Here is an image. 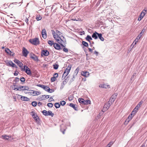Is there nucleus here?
Masks as SVG:
<instances>
[{
  "label": "nucleus",
  "mask_w": 147,
  "mask_h": 147,
  "mask_svg": "<svg viewBox=\"0 0 147 147\" xmlns=\"http://www.w3.org/2000/svg\"><path fill=\"white\" fill-rule=\"evenodd\" d=\"M79 69H80V68L78 67L75 70L74 72V73L73 76V78H74L75 77V76H76L78 72L79 71Z\"/></svg>",
  "instance_id": "obj_20"
},
{
  "label": "nucleus",
  "mask_w": 147,
  "mask_h": 147,
  "mask_svg": "<svg viewBox=\"0 0 147 147\" xmlns=\"http://www.w3.org/2000/svg\"><path fill=\"white\" fill-rule=\"evenodd\" d=\"M67 82V79L66 78L65 79V80L62 83L60 87V89H63L64 86L65 84Z\"/></svg>",
  "instance_id": "obj_23"
},
{
  "label": "nucleus",
  "mask_w": 147,
  "mask_h": 147,
  "mask_svg": "<svg viewBox=\"0 0 147 147\" xmlns=\"http://www.w3.org/2000/svg\"><path fill=\"white\" fill-rule=\"evenodd\" d=\"M48 44L50 45V46H52L53 45L54 43L53 41L52 40H49L48 41Z\"/></svg>",
  "instance_id": "obj_40"
},
{
  "label": "nucleus",
  "mask_w": 147,
  "mask_h": 147,
  "mask_svg": "<svg viewBox=\"0 0 147 147\" xmlns=\"http://www.w3.org/2000/svg\"><path fill=\"white\" fill-rule=\"evenodd\" d=\"M47 92L49 93H52L54 92V90L52 89H50L49 87V88L47 90Z\"/></svg>",
  "instance_id": "obj_42"
},
{
  "label": "nucleus",
  "mask_w": 147,
  "mask_h": 147,
  "mask_svg": "<svg viewBox=\"0 0 147 147\" xmlns=\"http://www.w3.org/2000/svg\"><path fill=\"white\" fill-rule=\"evenodd\" d=\"M30 58L34 60L38 61H39L38 57L34 54H33L30 56Z\"/></svg>",
  "instance_id": "obj_15"
},
{
  "label": "nucleus",
  "mask_w": 147,
  "mask_h": 147,
  "mask_svg": "<svg viewBox=\"0 0 147 147\" xmlns=\"http://www.w3.org/2000/svg\"><path fill=\"white\" fill-rule=\"evenodd\" d=\"M47 106L49 107H52L53 106V105L51 103H49L47 104Z\"/></svg>",
  "instance_id": "obj_47"
},
{
  "label": "nucleus",
  "mask_w": 147,
  "mask_h": 147,
  "mask_svg": "<svg viewBox=\"0 0 147 147\" xmlns=\"http://www.w3.org/2000/svg\"><path fill=\"white\" fill-rule=\"evenodd\" d=\"M5 52L9 55H11L14 56V53H13V54H11L12 53V52H11V51L8 48H6L5 49Z\"/></svg>",
  "instance_id": "obj_16"
},
{
  "label": "nucleus",
  "mask_w": 147,
  "mask_h": 147,
  "mask_svg": "<svg viewBox=\"0 0 147 147\" xmlns=\"http://www.w3.org/2000/svg\"><path fill=\"white\" fill-rule=\"evenodd\" d=\"M32 105L34 107H35L37 105V102L36 101H33L32 102Z\"/></svg>",
  "instance_id": "obj_45"
},
{
  "label": "nucleus",
  "mask_w": 147,
  "mask_h": 147,
  "mask_svg": "<svg viewBox=\"0 0 147 147\" xmlns=\"http://www.w3.org/2000/svg\"><path fill=\"white\" fill-rule=\"evenodd\" d=\"M49 87L48 86L43 85L42 88H43L45 91H47Z\"/></svg>",
  "instance_id": "obj_38"
},
{
  "label": "nucleus",
  "mask_w": 147,
  "mask_h": 147,
  "mask_svg": "<svg viewBox=\"0 0 147 147\" xmlns=\"http://www.w3.org/2000/svg\"><path fill=\"white\" fill-rule=\"evenodd\" d=\"M99 53L96 51H95L93 53L96 56H97Z\"/></svg>",
  "instance_id": "obj_52"
},
{
  "label": "nucleus",
  "mask_w": 147,
  "mask_h": 147,
  "mask_svg": "<svg viewBox=\"0 0 147 147\" xmlns=\"http://www.w3.org/2000/svg\"><path fill=\"white\" fill-rule=\"evenodd\" d=\"M60 127V130L62 132L63 134H64L65 133V131L66 129V127H65L64 125L63 124L61 125Z\"/></svg>",
  "instance_id": "obj_18"
},
{
  "label": "nucleus",
  "mask_w": 147,
  "mask_h": 147,
  "mask_svg": "<svg viewBox=\"0 0 147 147\" xmlns=\"http://www.w3.org/2000/svg\"><path fill=\"white\" fill-rule=\"evenodd\" d=\"M145 30V29L144 28L143 29V30H142V31H141V32L140 33L139 35H140V36H142L143 35V33H144V32Z\"/></svg>",
  "instance_id": "obj_46"
},
{
  "label": "nucleus",
  "mask_w": 147,
  "mask_h": 147,
  "mask_svg": "<svg viewBox=\"0 0 147 147\" xmlns=\"http://www.w3.org/2000/svg\"><path fill=\"white\" fill-rule=\"evenodd\" d=\"M49 98V95H42L39 97L38 99L40 100H43L48 98Z\"/></svg>",
  "instance_id": "obj_9"
},
{
  "label": "nucleus",
  "mask_w": 147,
  "mask_h": 147,
  "mask_svg": "<svg viewBox=\"0 0 147 147\" xmlns=\"http://www.w3.org/2000/svg\"><path fill=\"white\" fill-rule=\"evenodd\" d=\"M24 69L25 72L27 74L29 75H30L31 74L30 70L29 68L26 65H24Z\"/></svg>",
  "instance_id": "obj_6"
},
{
  "label": "nucleus",
  "mask_w": 147,
  "mask_h": 147,
  "mask_svg": "<svg viewBox=\"0 0 147 147\" xmlns=\"http://www.w3.org/2000/svg\"><path fill=\"white\" fill-rule=\"evenodd\" d=\"M42 18L40 15H37L36 17V19L37 21L40 20Z\"/></svg>",
  "instance_id": "obj_37"
},
{
  "label": "nucleus",
  "mask_w": 147,
  "mask_h": 147,
  "mask_svg": "<svg viewBox=\"0 0 147 147\" xmlns=\"http://www.w3.org/2000/svg\"><path fill=\"white\" fill-rule=\"evenodd\" d=\"M21 90H24V86H21Z\"/></svg>",
  "instance_id": "obj_63"
},
{
  "label": "nucleus",
  "mask_w": 147,
  "mask_h": 147,
  "mask_svg": "<svg viewBox=\"0 0 147 147\" xmlns=\"http://www.w3.org/2000/svg\"><path fill=\"white\" fill-rule=\"evenodd\" d=\"M146 14V13L142 11L138 17V20L139 21H140L143 18Z\"/></svg>",
  "instance_id": "obj_10"
},
{
  "label": "nucleus",
  "mask_w": 147,
  "mask_h": 147,
  "mask_svg": "<svg viewBox=\"0 0 147 147\" xmlns=\"http://www.w3.org/2000/svg\"><path fill=\"white\" fill-rule=\"evenodd\" d=\"M69 106H70L71 107L73 108L75 110H77V108L76 107V105L72 103H70L69 105Z\"/></svg>",
  "instance_id": "obj_30"
},
{
  "label": "nucleus",
  "mask_w": 147,
  "mask_h": 147,
  "mask_svg": "<svg viewBox=\"0 0 147 147\" xmlns=\"http://www.w3.org/2000/svg\"><path fill=\"white\" fill-rule=\"evenodd\" d=\"M55 32L56 34H58V35H60L61 34V33L58 30H56V32Z\"/></svg>",
  "instance_id": "obj_50"
},
{
  "label": "nucleus",
  "mask_w": 147,
  "mask_h": 147,
  "mask_svg": "<svg viewBox=\"0 0 147 147\" xmlns=\"http://www.w3.org/2000/svg\"><path fill=\"white\" fill-rule=\"evenodd\" d=\"M2 137L3 138L7 140H8L9 138L10 137L9 136H7L6 135H2Z\"/></svg>",
  "instance_id": "obj_32"
},
{
  "label": "nucleus",
  "mask_w": 147,
  "mask_h": 147,
  "mask_svg": "<svg viewBox=\"0 0 147 147\" xmlns=\"http://www.w3.org/2000/svg\"><path fill=\"white\" fill-rule=\"evenodd\" d=\"M89 74V72L87 71H82L81 72V75L86 77H88Z\"/></svg>",
  "instance_id": "obj_17"
},
{
  "label": "nucleus",
  "mask_w": 147,
  "mask_h": 147,
  "mask_svg": "<svg viewBox=\"0 0 147 147\" xmlns=\"http://www.w3.org/2000/svg\"><path fill=\"white\" fill-rule=\"evenodd\" d=\"M113 142H110L106 146V147H111L113 144Z\"/></svg>",
  "instance_id": "obj_41"
},
{
  "label": "nucleus",
  "mask_w": 147,
  "mask_h": 147,
  "mask_svg": "<svg viewBox=\"0 0 147 147\" xmlns=\"http://www.w3.org/2000/svg\"><path fill=\"white\" fill-rule=\"evenodd\" d=\"M25 79L24 77L21 78L20 79V80L21 82H24L25 81Z\"/></svg>",
  "instance_id": "obj_51"
},
{
  "label": "nucleus",
  "mask_w": 147,
  "mask_h": 147,
  "mask_svg": "<svg viewBox=\"0 0 147 147\" xmlns=\"http://www.w3.org/2000/svg\"><path fill=\"white\" fill-rule=\"evenodd\" d=\"M56 79L54 77H52L51 78V81L52 82H53L56 81Z\"/></svg>",
  "instance_id": "obj_49"
},
{
  "label": "nucleus",
  "mask_w": 147,
  "mask_h": 147,
  "mask_svg": "<svg viewBox=\"0 0 147 147\" xmlns=\"http://www.w3.org/2000/svg\"><path fill=\"white\" fill-rule=\"evenodd\" d=\"M79 102L80 103L84 105H88L90 104V101L89 100H85L84 99L82 98H80L78 99Z\"/></svg>",
  "instance_id": "obj_3"
},
{
  "label": "nucleus",
  "mask_w": 147,
  "mask_h": 147,
  "mask_svg": "<svg viewBox=\"0 0 147 147\" xmlns=\"http://www.w3.org/2000/svg\"><path fill=\"white\" fill-rule=\"evenodd\" d=\"M19 81V79L18 78L16 77L15 78V79L13 81L14 82H16V83H17Z\"/></svg>",
  "instance_id": "obj_44"
},
{
  "label": "nucleus",
  "mask_w": 147,
  "mask_h": 147,
  "mask_svg": "<svg viewBox=\"0 0 147 147\" xmlns=\"http://www.w3.org/2000/svg\"><path fill=\"white\" fill-rule=\"evenodd\" d=\"M20 96H21L20 98L22 100L25 101H28L29 100V99L27 97L21 95Z\"/></svg>",
  "instance_id": "obj_24"
},
{
  "label": "nucleus",
  "mask_w": 147,
  "mask_h": 147,
  "mask_svg": "<svg viewBox=\"0 0 147 147\" xmlns=\"http://www.w3.org/2000/svg\"><path fill=\"white\" fill-rule=\"evenodd\" d=\"M88 50H89V51L91 53H92V50L93 49H91V48H88Z\"/></svg>",
  "instance_id": "obj_60"
},
{
  "label": "nucleus",
  "mask_w": 147,
  "mask_h": 147,
  "mask_svg": "<svg viewBox=\"0 0 147 147\" xmlns=\"http://www.w3.org/2000/svg\"><path fill=\"white\" fill-rule=\"evenodd\" d=\"M32 117L34 118V119L36 120L37 119V117H38L36 113H34L33 111L32 112Z\"/></svg>",
  "instance_id": "obj_27"
},
{
  "label": "nucleus",
  "mask_w": 147,
  "mask_h": 147,
  "mask_svg": "<svg viewBox=\"0 0 147 147\" xmlns=\"http://www.w3.org/2000/svg\"><path fill=\"white\" fill-rule=\"evenodd\" d=\"M99 87L102 88H109V86L106 85L105 84H101L99 85Z\"/></svg>",
  "instance_id": "obj_21"
},
{
  "label": "nucleus",
  "mask_w": 147,
  "mask_h": 147,
  "mask_svg": "<svg viewBox=\"0 0 147 147\" xmlns=\"http://www.w3.org/2000/svg\"><path fill=\"white\" fill-rule=\"evenodd\" d=\"M110 106V104L109 103L106 104L104 105L102 109V111L104 112L109 108Z\"/></svg>",
  "instance_id": "obj_7"
},
{
  "label": "nucleus",
  "mask_w": 147,
  "mask_h": 147,
  "mask_svg": "<svg viewBox=\"0 0 147 147\" xmlns=\"http://www.w3.org/2000/svg\"><path fill=\"white\" fill-rule=\"evenodd\" d=\"M48 112V116H51L52 117H53L54 115V114L51 111H49Z\"/></svg>",
  "instance_id": "obj_34"
},
{
  "label": "nucleus",
  "mask_w": 147,
  "mask_h": 147,
  "mask_svg": "<svg viewBox=\"0 0 147 147\" xmlns=\"http://www.w3.org/2000/svg\"><path fill=\"white\" fill-rule=\"evenodd\" d=\"M53 46L54 48L56 49L59 50L61 49L60 46L57 43H54L53 44Z\"/></svg>",
  "instance_id": "obj_22"
},
{
  "label": "nucleus",
  "mask_w": 147,
  "mask_h": 147,
  "mask_svg": "<svg viewBox=\"0 0 147 147\" xmlns=\"http://www.w3.org/2000/svg\"><path fill=\"white\" fill-rule=\"evenodd\" d=\"M141 36H142L139 34L138 35V36H137V37L135 40L136 42H135L134 45H136V42L138 41V40L140 38Z\"/></svg>",
  "instance_id": "obj_33"
},
{
  "label": "nucleus",
  "mask_w": 147,
  "mask_h": 147,
  "mask_svg": "<svg viewBox=\"0 0 147 147\" xmlns=\"http://www.w3.org/2000/svg\"><path fill=\"white\" fill-rule=\"evenodd\" d=\"M54 100L53 98L52 97H51L49 100V102H50L52 100Z\"/></svg>",
  "instance_id": "obj_59"
},
{
  "label": "nucleus",
  "mask_w": 147,
  "mask_h": 147,
  "mask_svg": "<svg viewBox=\"0 0 147 147\" xmlns=\"http://www.w3.org/2000/svg\"><path fill=\"white\" fill-rule=\"evenodd\" d=\"M41 105H42V103L41 102H38V106H40Z\"/></svg>",
  "instance_id": "obj_64"
},
{
  "label": "nucleus",
  "mask_w": 147,
  "mask_h": 147,
  "mask_svg": "<svg viewBox=\"0 0 147 147\" xmlns=\"http://www.w3.org/2000/svg\"><path fill=\"white\" fill-rule=\"evenodd\" d=\"M138 110L134 108L131 112V115H133L134 116L137 112Z\"/></svg>",
  "instance_id": "obj_29"
},
{
  "label": "nucleus",
  "mask_w": 147,
  "mask_h": 147,
  "mask_svg": "<svg viewBox=\"0 0 147 147\" xmlns=\"http://www.w3.org/2000/svg\"><path fill=\"white\" fill-rule=\"evenodd\" d=\"M99 33L96 32H95L92 35V37L95 39L98 38V36Z\"/></svg>",
  "instance_id": "obj_19"
},
{
  "label": "nucleus",
  "mask_w": 147,
  "mask_h": 147,
  "mask_svg": "<svg viewBox=\"0 0 147 147\" xmlns=\"http://www.w3.org/2000/svg\"><path fill=\"white\" fill-rule=\"evenodd\" d=\"M21 86H17V87H18V91H21Z\"/></svg>",
  "instance_id": "obj_56"
},
{
  "label": "nucleus",
  "mask_w": 147,
  "mask_h": 147,
  "mask_svg": "<svg viewBox=\"0 0 147 147\" xmlns=\"http://www.w3.org/2000/svg\"><path fill=\"white\" fill-rule=\"evenodd\" d=\"M16 82H13V86H16L17 87V86H16Z\"/></svg>",
  "instance_id": "obj_58"
},
{
  "label": "nucleus",
  "mask_w": 147,
  "mask_h": 147,
  "mask_svg": "<svg viewBox=\"0 0 147 147\" xmlns=\"http://www.w3.org/2000/svg\"><path fill=\"white\" fill-rule=\"evenodd\" d=\"M42 113L45 116H48V112L46 110H44L42 111Z\"/></svg>",
  "instance_id": "obj_36"
},
{
  "label": "nucleus",
  "mask_w": 147,
  "mask_h": 147,
  "mask_svg": "<svg viewBox=\"0 0 147 147\" xmlns=\"http://www.w3.org/2000/svg\"><path fill=\"white\" fill-rule=\"evenodd\" d=\"M98 36L99 38L102 41H103L104 40V38L102 36V34H98Z\"/></svg>",
  "instance_id": "obj_31"
},
{
  "label": "nucleus",
  "mask_w": 147,
  "mask_h": 147,
  "mask_svg": "<svg viewBox=\"0 0 147 147\" xmlns=\"http://www.w3.org/2000/svg\"><path fill=\"white\" fill-rule=\"evenodd\" d=\"M133 115H131V114L128 116V118L126 120V121H127V123H128L129 121L131 120L132 117L133 116Z\"/></svg>",
  "instance_id": "obj_28"
},
{
  "label": "nucleus",
  "mask_w": 147,
  "mask_h": 147,
  "mask_svg": "<svg viewBox=\"0 0 147 147\" xmlns=\"http://www.w3.org/2000/svg\"><path fill=\"white\" fill-rule=\"evenodd\" d=\"M82 44L84 46L86 47H88V45L87 42L83 41H82Z\"/></svg>",
  "instance_id": "obj_35"
},
{
  "label": "nucleus",
  "mask_w": 147,
  "mask_h": 147,
  "mask_svg": "<svg viewBox=\"0 0 147 147\" xmlns=\"http://www.w3.org/2000/svg\"><path fill=\"white\" fill-rule=\"evenodd\" d=\"M58 77V74L57 73L54 74L53 75V77H55L56 78Z\"/></svg>",
  "instance_id": "obj_53"
},
{
  "label": "nucleus",
  "mask_w": 147,
  "mask_h": 147,
  "mask_svg": "<svg viewBox=\"0 0 147 147\" xmlns=\"http://www.w3.org/2000/svg\"><path fill=\"white\" fill-rule=\"evenodd\" d=\"M71 67V65L69 64L68 65L62 77V79H64L65 77L68 75L69 72Z\"/></svg>",
  "instance_id": "obj_2"
},
{
  "label": "nucleus",
  "mask_w": 147,
  "mask_h": 147,
  "mask_svg": "<svg viewBox=\"0 0 147 147\" xmlns=\"http://www.w3.org/2000/svg\"><path fill=\"white\" fill-rule=\"evenodd\" d=\"M52 33L53 35L54 38L56 40L57 42L60 44L63 47H65V46L63 45V44L65 43L66 40L65 39L63 36L61 37H59V35L56 34L55 32L52 30Z\"/></svg>",
  "instance_id": "obj_1"
},
{
  "label": "nucleus",
  "mask_w": 147,
  "mask_h": 147,
  "mask_svg": "<svg viewBox=\"0 0 147 147\" xmlns=\"http://www.w3.org/2000/svg\"><path fill=\"white\" fill-rule=\"evenodd\" d=\"M14 61L20 67H22L23 64L20 61L16 59H14Z\"/></svg>",
  "instance_id": "obj_11"
},
{
  "label": "nucleus",
  "mask_w": 147,
  "mask_h": 147,
  "mask_svg": "<svg viewBox=\"0 0 147 147\" xmlns=\"http://www.w3.org/2000/svg\"><path fill=\"white\" fill-rule=\"evenodd\" d=\"M41 34L42 37L44 38L45 39L47 37V33L46 30L45 29L42 30Z\"/></svg>",
  "instance_id": "obj_13"
},
{
  "label": "nucleus",
  "mask_w": 147,
  "mask_h": 147,
  "mask_svg": "<svg viewBox=\"0 0 147 147\" xmlns=\"http://www.w3.org/2000/svg\"><path fill=\"white\" fill-rule=\"evenodd\" d=\"M6 64L7 66L11 67H15L16 68L18 67L16 65L13 63V62L11 61H7L6 62Z\"/></svg>",
  "instance_id": "obj_5"
},
{
  "label": "nucleus",
  "mask_w": 147,
  "mask_h": 147,
  "mask_svg": "<svg viewBox=\"0 0 147 147\" xmlns=\"http://www.w3.org/2000/svg\"><path fill=\"white\" fill-rule=\"evenodd\" d=\"M140 107V106H138V105H137L136 107L135 108V109H136L137 110H138V109Z\"/></svg>",
  "instance_id": "obj_62"
},
{
  "label": "nucleus",
  "mask_w": 147,
  "mask_h": 147,
  "mask_svg": "<svg viewBox=\"0 0 147 147\" xmlns=\"http://www.w3.org/2000/svg\"><path fill=\"white\" fill-rule=\"evenodd\" d=\"M29 41L31 43L34 45H38L39 44V39L38 38L30 39L29 40Z\"/></svg>",
  "instance_id": "obj_4"
},
{
  "label": "nucleus",
  "mask_w": 147,
  "mask_h": 147,
  "mask_svg": "<svg viewBox=\"0 0 147 147\" xmlns=\"http://www.w3.org/2000/svg\"><path fill=\"white\" fill-rule=\"evenodd\" d=\"M32 92L31 93L33 94L34 96L39 95L40 94V92L34 91L33 90H32Z\"/></svg>",
  "instance_id": "obj_25"
},
{
  "label": "nucleus",
  "mask_w": 147,
  "mask_h": 147,
  "mask_svg": "<svg viewBox=\"0 0 147 147\" xmlns=\"http://www.w3.org/2000/svg\"><path fill=\"white\" fill-rule=\"evenodd\" d=\"M53 68L55 69H58V67H59V65L57 64H56V65H53Z\"/></svg>",
  "instance_id": "obj_43"
},
{
  "label": "nucleus",
  "mask_w": 147,
  "mask_h": 147,
  "mask_svg": "<svg viewBox=\"0 0 147 147\" xmlns=\"http://www.w3.org/2000/svg\"><path fill=\"white\" fill-rule=\"evenodd\" d=\"M117 95V93H115L112 95V96H111L110 100H111V101L112 103L114 101Z\"/></svg>",
  "instance_id": "obj_12"
},
{
  "label": "nucleus",
  "mask_w": 147,
  "mask_h": 147,
  "mask_svg": "<svg viewBox=\"0 0 147 147\" xmlns=\"http://www.w3.org/2000/svg\"><path fill=\"white\" fill-rule=\"evenodd\" d=\"M60 106V104L58 103H56L55 104V106L56 108H59Z\"/></svg>",
  "instance_id": "obj_39"
},
{
  "label": "nucleus",
  "mask_w": 147,
  "mask_h": 147,
  "mask_svg": "<svg viewBox=\"0 0 147 147\" xmlns=\"http://www.w3.org/2000/svg\"><path fill=\"white\" fill-rule=\"evenodd\" d=\"M42 54L45 56H47L49 55V52L47 50H43L42 51L41 55Z\"/></svg>",
  "instance_id": "obj_14"
},
{
  "label": "nucleus",
  "mask_w": 147,
  "mask_h": 147,
  "mask_svg": "<svg viewBox=\"0 0 147 147\" xmlns=\"http://www.w3.org/2000/svg\"><path fill=\"white\" fill-rule=\"evenodd\" d=\"M43 85H42L40 84H37V86L41 87V88H42V87L43 86Z\"/></svg>",
  "instance_id": "obj_61"
},
{
  "label": "nucleus",
  "mask_w": 147,
  "mask_h": 147,
  "mask_svg": "<svg viewBox=\"0 0 147 147\" xmlns=\"http://www.w3.org/2000/svg\"><path fill=\"white\" fill-rule=\"evenodd\" d=\"M29 89V88L28 86H24V90H28Z\"/></svg>",
  "instance_id": "obj_57"
},
{
  "label": "nucleus",
  "mask_w": 147,
  "mask_h": 147,
  "mask_svg": "<svg viewBox=\"0 0 147 147\" xmlns=\"http://www.w3.org/2000/svg\"><path fill=\"white\" fill-rule=\"evenodd\" d=\"M143 103V101H141L139 103H138V106L140 107L141 105H142Z\"/></svg>",
  "instance_id": "obj_55"
},
{
  "label": "nucleus",
  "mask_w": 147,
  "mask_h": 147,
  "mask_svg": "<svg viewBox=\"0 0 147 147\" xmlns=\"http://www.w3.org/2000/svg\"><path fill=\"white\" fill-rule=\"evenodd\" d=\"M65 103L66 102L64 100H63L60 102V104L62 106L65 105Z\"/></svg>",
  "instance_id": "obj_48"
},
{
  "label": "nucleus",
  "mask_w": 147,
  "mask_h": 147,
  "mask_svg": "<svg viewBox=\"0 0 147 147\" xmlns=\"http://www.w3.org/2000/svg\"><path fill=\"white\" fill-rule=\"evenodd\" d=\"M63 51L65 52H68V49L66 48H64L63 49Z\"/></svg>",
  "instance_id": "obj_54"
},
{
  "label": "nucleus",
  "mask_w": 147,
  "mask_h": 147,
  "mask_svg": "<svg viewBox=\"0 0 147 147\" xmlns=\"http://www.w3.org/2000/svg\"><path fill=\"white\" fill-rule=\"evenodd\" d=\"M86 39L87 40L89 41L90 43H91L90 40H92V37L88 35L86 37Z\"/></svg>",
  "instance_id": "obj_26"
},
{
  "label": "nucleus",
  "mask_w": 147,
  "mask_h": 147,
  "mask_svg": "<svg viewBox=\"0 0 147 147\" xmlns=\"http://www.w3.org/2000/svg\"><path fill=\"white\" fill-rule=\"evenodd\" d=\"M29 53V52L27 49L25 47L23 48L22 54L24 56L26 57Z\"/></svg>",
  "instance_id": "obj_8"
}]
</instances>
